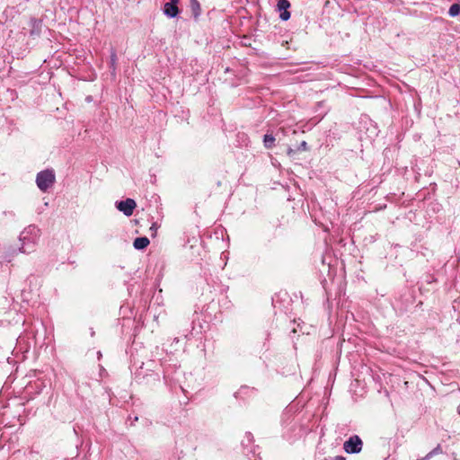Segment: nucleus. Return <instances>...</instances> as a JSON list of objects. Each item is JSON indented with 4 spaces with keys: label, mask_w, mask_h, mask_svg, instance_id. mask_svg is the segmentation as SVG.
Returning <instances> with one entry per match:
<instances>
[{
    "label": "nucleus",
    "mask_w": 460,
    "mask_h": 460,
    "mask_svg": "<svg viewBox=\"0 0 460 460\" xmlns=\"http://www.w3.org/2000/svg\"><path fill=\"white\" fill-rule=\"evenodd\" d=\"M40 229L35 225H30L20 234L19 239L22 246L19 252L22 253H31L34 251V247L40 238Z\"/></svg>",
    "instance_id": "obj_1"
},
{
    "label": "nucleus",
    "mask_w": 460,
    "mask_h": 460,
    "mask_svg": "<svg viewBox=\"0 0 460 460\" xmlns=\"http://www.w3.org/2000/svg\"><path fill=\"white\" fill-rule=\"evenodd\" d=\"M56 181V176L53 169L40 171L36 176V184L41 191H47Z\"/></svg>",
    "instance_id": "obj_2"
},
{
    "label": "nucleus",
    "mask_w": 460,
    "mask_h": 460,
    "mask_svg": "<svg viewBox=\"0 0 460 460\" xmlns=\"http://www.w3.org/2000/svg\"><path fill=\"white\" fill-rule=\"evenodd\" d=\"M363 441L358 435L350 436L344 443L343 449L347 454H358L362 451Z\"/></svg>",
    "instance_id": "obj_3"
},
{
    "label": "nucleus",
    "mask_w": 460,
    "mask_h": 460,
    "mask_svg": "<svg viewBox=\"0 0 460 460\" xmlns=\"http://www.w3.org/2000/svg\"><path fill=\"white\" fill-rule=\"evenodd\" d=\"M136 207V201L130 198H128L123 200H118L115 202V208L127 217H130L133 214Z\"/></svg>",
    "instance_id": "obj_4"
},
{
    "label": "nucleus",
    "mask_w": 460,
    "mask_h": 460,
    "mask_svg": "<svg viewBox=\"0 0 460 460\" xmlns=\"http://www.w3.org/2000/svg\"><path fill=\"white\" fill-rule=\"evenodd\" d=\"M290 6L291 4L288 0H278L276 11L279 13V17L281 21L286 22L290 19Z\"/></svg>",
    "instance_id": "obj_5"
},
{
    "label": "nucleus",
    "mask_w": 460,
    "mask_h": 460,
    "mask_svg": "<svg viewBox=\"0 0 460 460\" xmlns=\"http://www.w3.org/2000/svg\"><path fill=\"white\" fill-rule=\"evenodd\" d=\"M180 0H170L169 2L164 4L163 12L165 16L168 18H176L181 13L180 8L178 7Z\"/></svg>",
    "instance_id": "obj_6"
},
{
    "label": "nucleus",
    "mask_w": 460,
    "mask_h": 460,
    "mask_svg": "<svg viewBox=\"0 0 460 460\" xmlns=\"http://www.w3.org/2000/svg\"><path fill=\"white\" fill-rule=\"evenodd\" d=\"M42 25H43V22H42L41 19L31 17V19H30L31 29L29 31L30 36L33 39L40 37V35L41 33V30H42Z\"/></svg>",
    "instance_id": "obj_7"
},
{
    "label": "nucleus",
    "mask_w": 460,
    "mask_h": 460,
    "mask_svg": "<svg viewBox=\"0 0 460 460\" xmlns=\"http://www.w3.org/2000/svg\"><path fill=\"white\" fill-rule=\"evenodd\" d=\"M253 435L251 432H246L243 439L242 440V447L243 448V454L249 456L250 453L255 454L252 449Z\"/></svg>",
    "instance_id": "obj_8"
},
{
    "label": "nucleus",
    "mask_w": 460,
    "mask_h": 460,
    "mask_svg": "<svg viewBox=\"0 0 460 460\" xmlns=\"http://www.w3.org/2000/svg\"><path fill=\"white\" fill-rule=\"evenodd\" d=\"M263 146L266 149H272L276 144V136L272 132H267L262 138Z\"/></svg>",
    "instance_id": "obj_9"
},
{
    "label": "nucleus",
    "mask_w": 460,
    "mask_h": 460,
    "mask_svg": "<svg viewBox=\"0 0 460 460\" xmlns=\"http://www.w3.org/2000/svg\"><path fill=\"white\" fill-rule=\"evenodd\" d=\"M150 243L149 239L146 236H140L135 238L133 242V247L136 250L142 251L146 249Z\"/></svg>",
    "instance_id": "obj_10"
},
{
    "label": "nucleus",
    "mask_w": 460,
    "mask_h": 460,
    "mask_svg": "<svg viewBox=\"0 0 460 460\" xmlns=\"http://www.w3.org/2000/svg\"><path fill=\"white\" fill-rule=\"evenodd\" d=\"M190 7L193 19L197 22L201 14V6L198 0H190Z\"/></svg>",
    "instance_id": "obj_11"
},
{
    "label": "nucleus",
    "mask_w": 460,
    "mask_h": 460,
    "mask_svg": "<svg viewBox=\"0 0 460 460\" xmlns=\"http://www.w3.org/2000/svg\"><path fill=\"white\" fill-rule=\"evenodd\" d=\"M254 389L250 388L249 386H242L237 392L234 393V397L236 399H244L245 396H248L251 393H253Z\"/></svg>",
    "instance_id": "obj_12"
},
{
    "label": "nucleus",
    "mask_w": 460,
    "mask_h": 460,
    "mask_svg": "<svg viewBox=\"0 0 460 460\" xmlns=\"http://www.w3.org/2000/svg\"><path fill=\"white\" fill-rule=\"evenodd\" d=\"M117 52L114 49H111V56H110V68L112 70V73L114 74L116 71V64H117Z\"/></svg>",
    "instance_id": "obj_13"
},
{
    "label": "nucleus",
    "mask_w": 460,
    "mask_h": 460,
    "mask_svg": "<svg viewBox=\"0 0 460 460\" xmlns=\"http://www.w3.org/2000/svg\"><path fill=\"white\" fill-rule=\"evenodd\" d=\"M450 17H456L460 15V4H453L448 10Z\"/></svg>",
    "instance_id": "obj_14"
},
{
    "label": "nucleus",
    "mask_w": 460,
    "mask_h": 460,
    "mask_svg": "<svg viewBox=\"0 0 460 460\" xmlns=\"http://www.w3.org/2000/svg\"><path fill=\"white\" fill-rule=\"evenodd\" d=\"M309 148H308V146H307V143L305 141H302L296 147V150L297 151H307Z\"/></svg>",
    "instance_id": "obj_15"
},
{
    "label": "nucleus",
    "mask_w": 460,
    "mask_h": 460,
    "mask_svg": "<svg viewBox=\"0 0 460 460\" xmlns=\"http://www.w3.org/2000/svg\"><path fill=\"white\" fill-rule=\"evenodd\" d=\"M435 456L440 455L443 453V449L440 444H438L436 447L432 449Z\"/></svg>",
    "instance_id": "obj_16"
},
{
    "label": "nucleus",
    "mask_w": 460,
    "mask_h": 460,
    "mask_svg": "<svg viewBox=\"0 0 460 460\" xmlns=\"http://www.w3.org/2000/svg\"><path fill=\"white\" fill-rule=\"evenodd\" d=\"M323 460H346V457H344L343 456H336L325 457Z\"/></svg>",
    "instance_id": "obj_17"
},
{
    "label": "nucleus",
    "mask_w": 460,
    "mask_h": 460,
    "mask_svg": "<svg viewBox=\"0 0 460 460\" xmlns=\"http://www.w3.org/2000/svg\"><path fill=\"white\" fill-rule=\"evenodd\" d=\"M297 152L296 149H293L291 147H288V150H287V155L289 156V157H293L296 153Z\"/></svg>",
    "instance_id": "obj_18"
},
{
    "label": "nucleus",
    "mask_w": 460,
    "mask_h": 460,
    "mask_svg": "<svg viewBox=\"0 0 460 460\" xmlns=\"http://www.w3.org/2000/svg\"><path fill=\"white\" fill-rule=\"evenodd\" d=\"M433 456H435V455H434L433 451L431 450L425 456H423V459L429 460Z\"/></svg>",
    "instance_id": "obj_19"
},
{
    "label": "nucleus",
    "mask_w": 460,
    "mask_h": 460,
    "mask_svg": "<svg viewBox=\"0 0 460 460\" xmlns=\"http://www.w3.org/2000/svg\"><path fill=\"white\" fill-rule=\"evenodd\" d=\"M148 376L152 377L154 380L159 381V376L157 373L152 372L148 375Z\"/></svg>",
    "instance_id": "obj_20"
},
{
    "label": "nucleus",
    "mask_w": 460,
    "mask_h": 460,
    "mask_svg": "<svg viewBox=\"0 0 460 460\" xmlns=\"http://www.w3.org/2000/svg\"><path fill=\"white\" fill-rule=\"evenodd\" d=\"M4 214L5 216H10V217H14L15 216V214L13 211H8V212L4 211Z\"/></svg>",
    "instance_id": "obj_21"
},
{
    "label": "nucleus",
    "mask_w": 460,
    "mask_h": 460,
    "mask_svg": "<svg viewBox=\"0 0 460 460\" xmlns=\"http://www.w3.org/2000/svg\"><path fill=\"white\" fill-rule=\"evenodd\" d=\"M156 229H157V225H156V223H153V225H152V226H151V227H150V230H151V231H155H155H156Z\"/></svg>",
    "instance_id": "obj_22"
},
{
    "label": "nucleus",
    "mask_w": 460,
    "mask_h": 460,
    "mask_svg": "<svg viewBox=\"0 0 460 460\" xmlns=\"http://www.w3.org/2000/svg\"><path fill=\"white\" fill-rule=\"evenodd\" d=\"M269 337H270V333H269V332H267V333H266V339H269Z\"/></svg>",
    "instance_id": "obj_23"
}]
</instances>
